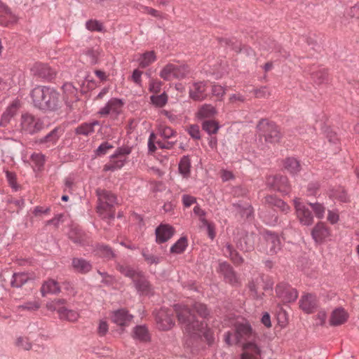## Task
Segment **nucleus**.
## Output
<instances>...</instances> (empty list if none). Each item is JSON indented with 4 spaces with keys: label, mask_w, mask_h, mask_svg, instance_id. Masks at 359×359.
<instances>
[{
    "label": "nucleus",
    "mask_w": 359,
    "mask_h": 359,
    "mask_svg": "<svg viewBox=\"0 0 359 359\" xmlns=\"http://www.w3.org/2000/svg\"><path fill=\"white\" fill-rule=\"evenodd\" d=\"M300 308L306 313H313L318 306V300L316 295L307 294L299 301Z\"/></svg>",
    "instance_id": "19"
},
{
    "label": "nucleus",
    "mask_w": 359,
    "mask_h": 359,
    "mask_svg": "<svg viewBox=\"0 0 359 359\" xmlns=\"http://www.w3.org/2000/svg\"><path fill=\"white\" fill-rule=\"evenodd\" d=\"M269 188L287 195L290 191V186L287 177L280 175L269 176L266 181Z\"/></svg>",
    "instance_id": "6"
},
{
    "label": "nucleus",
    "mask_w": 359,
    "mask_h": 359,
    "mask_svg": "<svg viewBox=\"0 0 359 359\" xmlns=\"http://www.w3.org/2000/svg\"><path fill=\"white\" fill-rule=\"evenodd\" d=\"M330 232L327 226L323 222H318L312 229L311 236L316 243H322L329 237Z\"/></svg>",
    "instance_id": "21"
},
{
    "label": "nucleus",
    "mask_w": 359,
    "mask_h": 359,
    "mask_svg": "<svg viewBox=\"0 0 359 359\" xmlns=\"http://www.w3.org/2000/svg\"><path fill=\"white\" fill-rule=\"evenodd\" d=\"M84 53L88 57V62L90 65H93L98 62V56L100 55V51L98 48H88L84 52Z\"/></svg>",
    "instance_id": "46"
},
{
    "label": "nucleus",
    "mask_w": 359,
    "mask_h": 359,
    "mask_svg": "<svg viewBox=\"0 0 359 359\" xmlns=\"http://www.w3.org/2000/svg\"><path fill=\"white\" fill-rule=\"evenodd\" d=\"M182 202L185 207H190L192 204L196 203V198L190 195H183Z\"/></svg>",
    "instance_id": "64"
},
{
    "label": "nucleus",
    "mask_w": 359,
    "mask_h": 359,
    "mask_svg": "<svg viewBox=\"0 0 359 359\" xmlns=\"http://www.w3.org/2000/svg\"><path fill=\"white\" fill-rule=\"evenodd\" d=\"M309 206L312 208L315 215L318 218H323L325 213V208L324 206L319 203H309Z\"/></svg>",
    "instance_id": "53"
},
{
    "label": "nucleus",
    "mask_w": 359,
    "mask_h": 359,
    "mask_svg": "<svg viewBox=\"0 0 359 359\" xmlns=\"http://www.w3.org/2000/svg\"><path fill=\"white\" fill-rule=\"evenodd\" d=\"M279 198H278L276 196L274 195H267L264 198V203L265 205H269V207L271 206H276V203H278V201H279Z\"/></svg>",
    "instance_id": "62"
},
{
    "label": "nucleus",
    "mask_w": 359,
    "mask_h": 359,
    "mask_svg": "<svg viewBox=\"0 0 359 359\" xmlns=\"http://www.w3.org/2000/svg\"><path fill=\"white\" fill-rule=\"evenodd\" d=\"M61 319L67 320L71 322L76 321L79 318V314L76 311L67 308L61 310L58 313Z\"/></svg>",
    "instance_id": "40"
},
{
    "label": "nucleus",
    "mask_w": 359,
    "mask_h": 359,
    "mask_svg": "<svg viewBox=\"0 0 359 359\" xmlns=\"http://www.w3.org/2000/svg\"><path fill=\"white\" fill-rule=\"evenodd\" d=\"M6 176L8 180L9 185L15 191H17L19 189V185L17 184L16 181V175L14 172H10L8 170L6 171Z\"/></svg>",
    "instance_id": "55"
},
{
    "label": "nucleus",
    "mask_w": 359,
    "mask_h": 359,
    "mask_svg": "<svg viewBox=\"0 0 359 359\" xmlns=\"http://www.w3.org/2000/svg\"><path fill=\"white\" fill-rule=\"evenodd\" d=\"M202 128L209 135L216 134L219 128V125L214 120H206L203 122Z\"/></svg>",
    "instance_id": "39"
},
{
    "label": "nucleus",
    "mask_w": 359,
    "mask_h": 359,
    "mask_svg": "<svg viewBox=\"0 0 359 359\" xmlns=\"http://www.w3.org/2000/svg\"><path fill=\"white\" fill-rule=\"evenodd\" d=\"M98 205L97 212L100 216L108 223L115 217L114 204L116 203V196L110 191L104 189H97Z\"/></svg>",
    "instance_id": "3"
},
{
    "label": "nucleus",
    "mask_w": 359,
    "mask_h": 359,
    "mask_svg": "<svg viewBox=\"0 0 359 359\" xmlns=\"http://www.w3.org/2000/svg\"><path fill=\"white\" fill-rule=\"evenodd\" d=\"M236 245L238 249L243 252H250L254 249L253 242L251 238L248 235L239 238L236 242Z\"/></svg>",
    "instance_id": "27"
},
{
    "label": "nucleus",
    "mask_w": 359,
    "mask_h": 359,
    "mask_svg": "<svg viewBox=\"0 0 359 359\" xmlns=\"http://www.w3.org/2000/svg\"><path fill=\"white\" fill-rule=\"evenodd\" d=\"M150 99L154 105L162 107L166 104L168 101V96L165 93H163L158 95H151Z\"/></svg>",
    "instance_id": "47"
},
{
    "label": "nucleus",
    "mask_w": 359,
    "mask_h": 359,
    "mask_svg": "<svg viewBox=\"0 0 359 359\" xmlns=\"http://www.w3.org/2000/svg\"><path fill=\"white\" fill-rule=\"evenodd\" d=\"M133 337L142 341H148L150 339L148 330L144 325H137L134 328Z\"/></svg>",
    "instance_id": "32"
},
{
    "label": "nucleus",
    "mask_w": 359,
    "mask_h": 359,
    "mask_svg": "<svg viewBox=\"0 0 359 359\" xmlns=\"http://www.w3.org/2000/svg\"><path fill=\"white\" fill-rule=\"evenodd\" d=\"M294 205L297 217L303 225L309 226L313 224V217L311 210L301 203L299 198L294 199Z\"/></svg>",
    "instance_id": "9"
},
{
    "label": "nucleus",
    "mask_w": 359,
    "mask_h": 359,
    "mask_svg": "<svg viewBox=\"0 0 359 359\" xmlns=\"http://www.w3.org/2000/svg\"><path fill=\"white\" fill-rule=\"evenodd\" d=\"M225 250L224 253L226 257H229L231 261L237 266H240L244 262V259L239 252L234 248L233 245L226 243L224 245Z\"/></svg>",
    "instance_id": "24"
},
{
    "label": "nucleus",
    "mask_w": 359,
    "mask_h": 359,
    "mask_svg": "<svg viewBox=\"0 0 359 359\" xmlns=\"http://www.w3.org/2000/svg\"><path fill=\"white\" fill-rule=\"evenodd\" d=\"M284 168L292 174H296L300 170L299 162L294 158H287L284 161Z\"/></svg>",
    "instance_id": "34"
},
{
    "label": "nucleus",
    "mask_w": 359,
    "mask_h": 359,
    "mask_svg": "<svg viewBox=\"0 0 359 359\" xmlns=\"http://www.w3.org/2000/svg\"><path fill=\"white\" fill-rule=\"evenodd\" d=\"M20 107V102L19 100H15L12 103L6 108V111L3 113L0 120V126L6 127L10 123L11 118L14 117L18 110Z\"/></svg>",
    "instance_id": "16"
},
{
    "label": "nucleus",
    "mask_w": 359,
    "mask_h": 359,
    "mask_svg": "<svg viewBox=\"0 0 359 359\" xmlns=\"http://www.w3.org/2000/svg\"><path fill=\"white\" fill-rule=\"evenodd\" d=\"M134 286L137 292L141 294H148L151 290V285L147 280L145 275L140 271L133 280Z\"/></svg>",
    "instance_id": "15"
},
{
    "label": "nucleus",
    "mask_w": 359,
    "mask_h": 359,
    "mask_svg": "<svg viewBox=\"0 0 359 359\" xmlns=\"http://www.w3.org/2000/svg\"><path fill=\"white\" fill-rule=\"evenodd\" d=\"M31 159L39 169H41L44 165L45 156L42 154H33L31 156Z\"/></svg>",
    "instance_id": "58"
},
{
    "label": "nucleus",
    "mask_w": 359,
    "mask_h": 359,
    "mask_svg": "<svg viewBox=\"0 0 359 359\" xmlns=\"http://www.w3.org/2000/svg\"><path fill=\"white\" fill-rule=\"evenodd\" d=\"M241 359H260L261 350L254 342L249 341L243 345Z\"/></svg>",
    "instance_id": "22"
},
{
    "label": "nucleus",
    "mask_w": 359,
    "mask_h": 359,
    "mask_svg": "<svg viewBox=\"0 0 359 359\" xmlns=\"http://www.w3.org/2000/svg\"><path fill=\"white\" fill-rule=\"evenodd\" d=\"M217 113L216 109L211 104H205L199 109L197 116L198 118L213 117Z\"/></svg>",
    "instance_id": "31"
},
{
    "label": "nucleus",
    "mask_w": 359,
    "mask_h": 359,
    "mask_svg": "<svg viewBox=\"0 0 359 359\" xmlns=\"http://www.w3.org/2000/svg\"><path fill=\"white\" fill-rule=\"evenodd\" d=\"M197 333H203L204 337L208 341V344H211L214 341V337L212 333L210 330H208L207 327H205L203 331H196L195 332L189 333V334H194Z\"/></svg>",
    "instance_id": "63"
},
{
    "label": "nucleus",
    "mask_w": 359,
    "mask_h": 359,
    "mask_svg": "<svg viewBox=\"0 0 359 359\" xmlns=\"http://www.w3.org/2000/svg\"><path fill=\"white\" fill-rule=\"evenodd\" d=\"M233 206L236 208L242 217L249 218L253 213V208L251 205L244 208L240 204L233 203Z\"/></svg>",
    "instance_id": "48"
},
{
    "label": "nucleus",
    "mask_w": 359,
    "mask_h": 359,
    "mask_svg": "<svg viewBox=\"0 0 359 359\" xmlns=\"http://www.w3.org/2000/svg\"><path fill=\"white\" fill-rule=\"evenodd\" d=\"M188 133L192 138L195 140L201 139L200 129L198 125H191L188 129Z\"/></svg>",
    "instance_id": "60"
},
{
    "label": "nucleus",
    "mask_w": 359,
    "mask_h": 359,
    "mask_svg": "<svg viewBox=\"0 0 359 359\" xmlns=\"http://www.w3.org/2000/svg\"><path fill=\"white\" fill-rule=\"evenodd\" d=\"M114 147L108 142H104L95 151V154L98 156H104L107 154V151L112 149Z\"/></svg>",
    "instance_id": "57"
},
{
    "label": "nucleus",
    "mask_w": 359,
    "mask_h": 359,
    "mask_svg": "<svg viewBox=\"0 0 359 359\" xmlns=\"http://www.w3.org/2000/svg\"><path fill=\"white\" fill-rule=\"evenodd\" d=\"M69 238L74 243L83 246L89 243V237L81 229L73 227L69 232Z\"/></svg>",
    "instance_id": "20"
},
{
    "label": "nucleus",
    "mask_w": 359,
    "mask_h": 359,
    "mask_svg": "<svg viewBox=\"0 0 359 359\" xmlns=\"http://www.w3.org/2000/svg\"><path fill=\"white\" fill-rule=\"evenodd\" d=\"M189 73V69L187 65H174V79H182Z\"/></svg>",
    "instance_id": "42"
},
{
    "label": "nucleus",
    "mask_w": 359,
    "mask_h": 359,
    "mask_svg": "<svg viewBox=\"0 0 359 359\" xmlns=\"http://www.w3.org/2000/svg\"><path fill=\"white\" fill-rule=\"evenodd\" d=\"M66 304L65 299H55L51 302L47 304L48 309L56 311L58 313L60 311L66 307L64 306Z\"/></svg>",
    "instance_id": "45"
},
{
    "label": "nucleus",
    "mask_w": 359,
    "mask_h": 359,
    "mask_svg": "<svg viewBox=\"0 0 359 359\" xmlns=\"http://www.w3.org/2000/svg\"><path fill=\"white\" fill-rule=\"evenodd\" d=\"M72 266L76 271L86 273L92 269V265L88 261L82 258H74L72 259Z\"/></svg>",
    "instance_id": "26"
},
{
    "label": "nucleus",
    "mask_w": 359,
    "mask_h": 359,
    "mask_svg": "<svg viewBox=\"0 0 359 359\" xmlns=\"http://www.w3.org/2000/svg\"><path fill=\"white\" fill-rule=\"evenodd\" d=\"M86 28L91 32H102L103 30L102 24L96 20H89L86 23Z\"/></svg>",
    "instance_id": "52"
},
{
    "label": "nucleus",
    "mask_w": 359,
    "mask_h": 359,
    "mask_svg": "<svg viewBox=\"0 0 359 359\" xmlns=\"http://www.w3.org/2000/svg\"><path fill=\"white\" fill-rule=\"evenodd\" d=\"M16 344L18 346L21 347L26 351H29L32 348V344L29 341L28 339L27 338L19 337L17 339Z\"/></svg>",
    "instance_id": "61"
},
{
    "label": "nucleus",
    "mask_w": 359,
    "mask_h": 359,
    "mask_svg": "<svg viewBox=\"0 0 359 359\" xmlns=\"http://www.w3.org/2000/svg\"><path fill=\"white\" fill-rule=\"evenodd\" d=\"M156 59L154 51H147L144 53L140 59V67L145 68L154 62Z\"/></svg>",
    "instance_id": "37"
},
{
    "label": "nucleus",
    "mask_w": 359,
    "mask_h": 359,
    "mask_svg": "<svg viewBox=\"0 0 359 359\" xmlns=\"http://www.w3.org/2000/svg\"><path fill=\"white\" fill-rule=\"evenodd\" d=\"M58 140V135H57V129L55 128L52 131H50L48 134H47L43 137L41 138L39 141V143H47V142H51V143H55L56 141Z\"/></svg>",
    "instance_id": "51"
},
{
    "label": "nucleus",
    "mask_w": 359,
    "mask_h": 359,
    "mask_svg": "<svg viewBox=\"0 0 359 359\" xmlns=\"http://www.w3.org/2000/svg\"><path fill=\"white\" fill-rule=\"evenodd\" d=\"M266 250L270 255H276L281 249V242L279 236L272 232L265 233Z\"/></svg>",
    "instance_id": "12"
},
{
    "label": "nucleus",
    "mask_w": 359,
    "mask_h": 359,
    "mask_svg": "<svg viewBox=\"0 0 359 359\" xmlns=\"http://www.w3.org/2000/svg\"><path fill=\"white\" fill-rule=\"evenodd\" d=\"M142 255L144 258V260L149 265L158 264L161 261V258L159 257L149 253V251L147 250H143L142 252Z\"/></svg>",
    "instance_id": "50"
},
{
    "label": "nucleus",
    "mask_w": 359,
    "mask_h": 359,
    "mask_svg": "<svg viewBox=\"0 0 359 359\" xmlns=\"http://www.w3.org/2000/svg\"><path fill=\"white\" fill-rule=\"evenodd\" d=\"M218 41L221 46L224 47H230L236 53H239L242 51V45L234 38H219Z\"/></svg>",
    "instance_id": "28"
},
{
    "label": "nucleus",
    "mask_w": 359,
    "mask_h": 359,
    "mask_svg": "<svg viewBox=\"0 0 359 359\" xmlns=\"http://www.w3.org/2000/svg\"><path fill=\"white\" fill-rule=\"evenodd\" d=\"M126 158H111L109 163L104 165V171H114L116 170L121 168L126 162Z\"/></svg>",
    "instance_id": "36"
},
{
    "label": "nucleus",
    "mask_w": 359,
    "mask_h": 359,
    "mask_svg": "<svg viewBox=\"0 0 359 359\" xmlns=\"http://www.w3.org/2000/svg\"><path fill=\"white\" fill-rule=\"evenodd\" d=\"M99 124L97 121H94L91 123H83L76 128L75 132L78 135L87 136L93 133L94 132V127Z\"/></svg>",
    "instance_id": "30"
},
{
    "label": "nucleus",
    "mask_w": 359,
    "mask_h": 359,
    "mask_svg": "<svg viewBox=\"0 0 359 359\" xmlns=\"http://www.w3.org/2000/svg\"><path fill=\"white\" fill-rule=\"evenodd\" d=\"M257 129L259 136L264 137L266 143H278L283 137L280 127L266 118H262L258 122Z\"/></svg>",
    "instance_id": "4"
},
{
    "label": "nucleus",
    "mask_w": 359,
    "mask_h": 359,
    "mask_svg": "<svg viewBox=\"0 0 359 359\" xmlns=\"http://www.w3.org/2000/svg\"><path fill=\"white\" fill-rule=\"evenodd\" d=\"M206 84L203 82L195 83L193 88L189 90V96L196 101H201L206 98Z\"/></svg>",
    "instance_id": "23"
},
{
    "label": "nucleus",
    "mask_w": 359,
    "mask_h": 359,
    "mask_svg": "<svg viewBox=\"0 0 359 359\" xmlns=\"http://www.w3.org/2000/svg\"><path fill=\"white\" fill-rule=\"evenodd\" d=\"M109 104L112 112L118 113V110L121 108L123 103L121 100L118 98H111L108 101Z\"/></svg>",
    "instance_id": "54"
},
{
    "label": "nucleus",
    "mask_w": 359,
    "mask_h": 359,
    "mask_svg": "<svg viewBox=\"0 0 359 359\" xmlns=\"http://www.w3.org/2000/svg\"><path fill=\"white\" fill-rule=\"evenodd\" d=\"M131 152V149L129 147H119L117 149L116 152L111 156V158H126V156L128 155Z\"/></svg>",
    "instance_id": "56"
},
{
    "label": "nucleus",
    "mask_w": 359,
    "mask_h": 359,
    "mask_svg": "<svg viewBox=\"0 0 359 359\" xmlns=\"http://www.w3.org/2000/svg\"><path fill=\"white\" fill-rule=\"evenodd\" d=\"M31 97L34 106L43 111H55L61 107L60 93L53 88L38 86L32 90Z\"/></svg>",
    "instance_id": "2"
},
{
    "label": "nucleus",
    "mask_w": 359,
    "mask_h": 359,
    "mask_svg": "<svg viewBox=\"0 0 359 359\" xmlns=\"http://www.w3.org/2000/svg\"><path fill=\"white\" fill-rule=\"evenodd\" d=\"M179 323L187 333L203 331L208 327L205 321L210 316V310L201 302H195L191 308L175 305Z\"/></svg>",
    "instance_id": "1"
},
{
    "label": "nucleus",
    "mask_w": 359,
    "mask_h": 359,
    "mask_svg": "<svg viewBox=\"0 0 359 359\" xmlns=\"http://www.w3.org/2000/svg\"><path fill=\"white\" fill-rule=\"evenodd\" d=\"M31 71L35 76L48 81L52 80L55 76V72L49 66L42 63H36Z\"/></svg>",
    "instance_id": "13"
},
{
    "label": "nucleus",
    "mask_w": 359,
    "mask_h": 359,
    "mask_svg": "<svg viewBox=\"0 0 359 359\" xmlns=\"http://www.w3.org/2000/svg\"><path fill=\"white\" fill-rule=\"evenodd\" d=\"M174 64L166 65L161 71L160 76L165 81H171L174 79Z\"/></svg>",
    "instance_id": "41"
},
{
    "label": "nucleus",
    "mask_w": 359,
    "mask_h": 359,
    "mask_svg": "<svg viewBox=\"0 0 359 359\" xmlns=\"http://www.w3.org/2000/svg\"><path fill=\"white\" fill-rule=\"evenodd\" d=\"M60 289L57 281L48 280L45 282L41 288L42 295L44 297L47 293L56 294L60 292Z\"/></svg>",
    "instance_id": "29"
},
{
    "label": "nucleus",
    "mask_w": 359,
    "mask_h": 359,
    "mask_svg": "<svg viewBox=\"0 0 359 359\" xmlns=\"http://www.w3.org/2000/svg\"><path fill=\"white\" fill-rule=\"evenodd\" d=\"M29 280V277L27 273H14L13 276V280H11V286L13 287H20L25 284Z\"/></svg>",
    "instance_id": "35"
},
{
    "label": "nucleus",
    "mask_w": 359,
    "mask_h": 359,
    "mask_svg": "<svg viewBox=\"0 0 359 359\" xmlns=\"http://www.w3.org/2000/svg\"><path fill=\"white\" fill-rule=\"evenodd\" d=\"M97 251L101 256L108 259H111L115 257L112 249L108 245H100L97 248Z\"/></svg>",
    "instance_id": "49"
},
{
    "label": "nucleus",
    "mask_w": 359,
    "mask_h": 359,
    "mask_svg": "<svg viewBox=\"0 0 359 359\" xmlns=\"http://www.w3.org/2000/svg\"><path fill=\"white\" fill-rule=\"evenodd\" d=\"M234 336L238 342L241 340L254 339L255 334L248 323H237L235 325Z\"/></svg>",
    "instance_id": "11"
},
{
    "label": "nucleus",
    "mask_w": 359,
    "mask_h": 359,
    "mask_svg": "<svg viewBox=\"0 0 359 359\" xmlns=\"http://www.w3.org/2000/svg\"><path fill=\"white\" fill-rule=\"evenodd\" d=\"M187 245V237L182 236L170 248V252L172 254H181L184 252Z\"/></svg>",
    "instance_id": "38"
},
{
    "label": "nucleus",
    "mask_w": 359,
    "mask_h": 359,
    "mask_svg": "<svg viewBox=\"0 0 359 359\" xmlns=\"http://www.w3.org/2000/svg\"><path fill=\"white\" fill-rule=\"evenodd\" d=\"M20 125L22 130L28 134L36 133L43 127V123L39 118L28 113L21 116Z\"/></svg>",
    "instance_id": "5"
},
{
    "label": "nucleus",
    "mask_w": 359,
    "mask_h": 359,
    "mask_svg": "<svg viewBox=\"0 0 359 359\" xmlns=\"http://www.w3.org/2000/svg\"><path fill=\"white\" fill-rule=\"evenodd\" d=\"M156 241L158 243L168 241L175 233V229L169 224H160L155 231Z\"/></svg>",
    "instance_id": "17"
},
{
    "label": "nucleus",
    "mask_w": 359,
    "mask_h": 359,
    "mask_svg": "<svg viewBox=\"0 0 359 359\" xmlns=\"http://www.w3.org/2000/svg\"><path fill=\"white\" fill-rule=\"evenodd\" d=\"M348 315L342 308L334 309L331 314L330 323L332 326H338L347 320Z\"/></svg>",
    "instance_id": "25"
},
{
    "label": "nucleus",
    "mask_w": 359,
    "mask_h": 359,
    "mask_svg": "<svg viewBox=\"0 0 359 359\" xmlns=\"http://www.w3.org/2000/svg\"><path fill=\"white\" fill-rule=\"evenodd\" d=\"M276 293L283 303L293 302L298 297L297 290L285 283H280L276 285Z\"/></svg>",
    "instance_id": "7"
},
{
    "label": "nucleus",
    "mask_w": 359,
    "mask_h": 359,
    "mask_svg": "<svg viewBox=\"0 0 359 359\" xmlns=\"http://www.w3.org/2000/svg\"><path fill=\"white\" fill-rule=\"evenodd\" d=\"M212 94L218 98V100H222V97L225 94L224 88L220 85H213L212 86Z\"/></svg>",
    "instance_id": "59"
},
{
    "label": "nucleus",
    "mask_w": 359,
    "mask_h": 359,
    "mask_svg": "<svg viewBox=\"0 0 359 359\" xmlns=\"http://www.w3.org/2000/svg\"><path fill=\"white\" fill-rule=\"evenodd\" d=\"M16 22V16L13 14L10 8L0 0V25L7 27Z\"/></svg>",
    "instance_id": "14"
},
{
    "label": "nucleus",
    "mask_w": 359,
    "mask_h": 359,
    "mask_svg": "<svg viewBox=\"0 0 359 359\" xmlns=\"http://www.w3.org/2000/svg\"><path fill=\"white\" fill-rule=\"evenodd\" d=\"M327 72L325 69H320L312 73L313 80L318 84H321L327 81Z\"/></svg>",
    "instance_id": "43"
},
{
    "label": "nucleus",
    "mask_w": 359,
    "mask_h": 359,
    "mask_svg": "<svg viewBox=\"0 0 359 359\" xmlns=\"http://www.w3.org/2000/svg\"><path fill=\"white\" fill-rule=\"evenodd\" d=\"M117 269L125 276L128 277L133 280L135 277L138 274L140 271H135L132 267L128 265H118Z\"/></svg>",
    "instance_id": "44"
},
{
    "label": "nucleus",
    "mask_w": 359,
    "mask_h": 359,
    "mask_svg": "<svg viewBox=\"0 0 359 359\" xmlns=\"http://www.w3.org/2000/svg\"><path fill=\"white\" fill-rule=\"evenodd\" d=\"M156 321L158 329L168 330L175 325L173 312L171 310L161 309L156 316Z\"/></svg>",
    "instance_id": "10"
},
{
    "label": "nucleus",
    "mask_w": 359,
    "mask_h": 359,
    "mask_svg": "<svg viewBox=\"0 0 359 359\" xmlns=\"http://www.w3.org/2000/svg\"><path fill=\"white\" fill-rule=\"evenodd\" d=\"M191 161L189 156H184L179 163V172L184 177H189L190 174Z\"/></svg>",
    "instance_id": "33"
},
{
    "label": "nucleus",
    "mask_w": 359,
    "mask_h": 359,
    "mask_svg": "<svg viewBox=\"0 0 359 359\" xmlns=\"http://www.w3.org/2000/svg\"><path fill=\"white\" fill-rule=\"evenodd\" d=\"M217 271L220 273L226 283L232 286H238L241 284L239 277L233 269V266L227 262H221L219 264Z\"/></svg>",
    "instance_id": "8"
},
{
    "label": "nucleus",
    "mask_w": 359,
    "mask_h": 359,
    "mask_svg": "<svg viewBox=\"0 0 359 359\" xmlns=\"http://www.w3.org/2000/svg\"><path fill=\"white\" fill-rule=\"evenodd\" d=\"M133 316L128 313L125 309H118L113 312L111 320L116 325L123 327L127 326L132 320Z\"/></svg>",
    "instance_id": "18"
}]
</instances>
